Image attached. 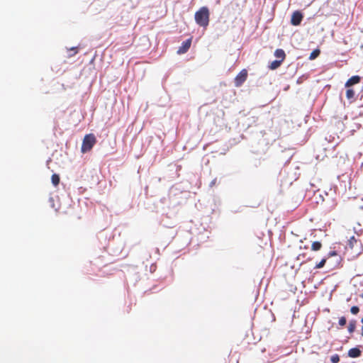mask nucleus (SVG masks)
<instances>
[{
  "label": "nucleus",
  "mask_w": 363,
  "mask_h": 363,
  "mask_svg": "<svg viewBox=\"0 0 363 363\" xmlns=\"http://www.w3.org/2000/svg\"><path fill=\"white\" fill-rule=\"evenodd\" d=\"M326 258H323L319 263H318L315 267V269H320L322 267H323V266L325 265V262H326Z\"/></svg>",
  "instance_id": "dca6fc26"
},
{
  "label": "nucleus",
  "mask_w": 363,
  "mask_h": 363,
  "mask_svg": "<svg viewBox=\"0 0 363 363\" xmlns=\"http://www.w3.org/2000/svg\"><path fill=\"white\" fill-rule=\"evenodd\" d=\"M356 323H357V321L355 320H352L350 321L349 325H348V332L350 333H352L355 330Z\"/></svg>",
  "instance_id": "9d476101"
},
{
  "label": "nucleus",
  "mask_w": 363,
  "mask_h": 363,
  "mask_svg": "<svg viewBox=\"0 0 363 363\" xmlns=\"http://www.w3.org/2000/svg\"><path fill=\"white\" fill-rule=\"evenodd\" d=\"M274 56L279 59V60H281L282 62L285 59L286 54L282 49H277L274 52Z\"/></svg>",
  "instance_id": "6e6552de"
},
{
  "label": "nucleus",
  "mask_w": 363,
  "mask_h": 363,
  "mask_svg": "<svg viewBox=\"0 0 363 363\" xmlns=\"http://www.w3.org/2000/svg\"><path fill=\"white\" fill-rule=\"evenodd\" d=\"M362 351L358 347H353L348 351V356L351 358H357L361 356Z\"/></svg>",
  "instance_id": "423d86ee"
},
{
  "label": "nucleus",
  "mask_w": 363,
  "mask_h": 363,
  "mask_svg": "<svg viewBox=\"0 0 363 363\" xmlns=\"http://www.w3.org/2000/svg\"><path fill=\"white\" fill-rule=\"evenodd\" d=\"M247 72L246 69H242L235 78L234 82L237 87L240 86L247 79Z\"/></svg>",
  "instance_id": "7ed1b4c3"
},
{
  "label": "nucleus",
  "mask_w": 363,
  "mask_h": 363,
  "mask_svg": "<svg viewBox=\"0 0 363 363\" xmlns=\"http://www.w3.org/2000/svg\"><path fill=\"white\" fill-rule=\"evenodd\" d=\"M354 91L352 89H348L346 91V96L348 99H353L354 98Z\"/></svg>",
  "instance_id": "ddd939ff"
},
{
  "label": "nucleus",
  "mask_w": 363,
  "mask_h": 363,
  "mask_svg": "<svg viewBox=\"0 0 363 363\" xmlns=\"http://www.w3.org/2000/svg\"><path fill=\"white\" fill-rule=\"evenodd\" d=\"M282 61L281 60H274L269 65V68L270 69H277L281 64Z\"/></svg>",
  "instance_id": "1a4fd4ad"
},
{
  "label": "nucleus",
  "mask_w": 363,
  "mask_h": 363,
  "mask_svg": "<svg viewBox=\"0 0 363 363\" xmlns=\"http://www.w3.org/2000/svg\"><path fill=\"white\" fill-rule=\"evenodd\" d=\"M338 323L340 326L345 325L346 323H347V320H346L345 317L342 316V317L340 318Z\"/></svg>",
  "instance_id": "a211bd4d"
},
{
  "label": "nucleus",
  "mask_w": 363,
  "mask_h": 363,
  "mask_svg": "<svg viewBox=\"0 0 363 363\" xmlns=\"http://www.w3.org/2000/svg\"><path fill=\"white\" fill-rule=\"evenodd\" d=\"M320 51L319 49L314 50L309 56V60H313L319 56Z\"/></svg>",
  "instance_id": "f8f14e48"
},
{
  "label": "nucleus",
  "mask_w": 363,
  "mask_h": 363,
  "mask_svg": "<svg viewBox=\"0 0 363 363\" xmlns=\"http://www.w3.org/2000/svg\"><path fill=\"white\" fill-rule=\"evenodd\" d=\"M359 308L357 306H352L351 308H350V312L354 314V315H356L359 313Z\"/></svg>",
  "instance_id": "f3484780"
},
{
  "label": "nucleus",
  "mask_w": 363,
  "mask_h": 363,
  "mask_svg": "<svg viewBox=\"0 0 363 363\" xmlns=\"http://www.w3.org/2000/svg\"><path fill=\"white\" fill-rule=\"evenodd\" d=\"M96 139L94 134L91 133L86 135L82 141V145L81 147L82 152L85 153L90 151L94 147V145L96 144Z\"/></svg>",
  "instance_id": "f03ea898"
},
{
  "label": "nucleus",
  "mask_w": 363,
  "mask_h": 363,
  "mask_svg": "<svg viewBox=\"0 0 363 363\" xmlns=\"http://www.w3.org/2000/svg\"><path fill=\"white\" fill-rule=\"evenodd\" d=\"M360 82V77L355 75L350 78L345 83L346 87H350L354 84H358Z\"/></svg>",
  "instance_id": "0eeeda50"
},
{
  "label": "nucleus",
  "mask_w": 363,
  "mask_h": 363,
  "mask_svg": "<svg viewBox=\"0 0 363 363\" xmlns=\"http://www.w3.org/2000/svg\"><path fill=\"white\" fill-rule=\"evenodd\" d=\"M303 16L299 11H296L293 13L291 18V23L293 26H299L302 21Z\"/></svg>",
  "instance_id": "20e7f679"
},
{
  "label": "nucleus",
  "mask_w": 363,
  "mask_h": 363,
  "mask_svg": "<svg viewBox=\"0 0 363 363\" xmlns=\"http://www.w3.org/2000/svg\"><path fill=\"white\" fill-rule=\"evenodd\" d=\"M52 183L55 186H57L60 183V177L57 174H53L51 177Z\"/></svg>",
  "instance_id": "9b49d317"
},
{
  "label": "nucleus",
  "mask_w": 363,
  "mask_h": 363,
  "mask_svg": "<svg viewBox=\"0 0 363 363\" xmlns=\"http://www.w3.org/2000/svg\"><path fill=\"white\" fill-rule=\"evenodd\" d=\"M354 242H357V240L354 238V237H352L351 239L350 240V244L352 245V243Z\"/></svg>",
  "instance_id": "aec40b11"
},
{
  "label": "nucleus",
  "mask_w": 363,
  "mask_h": 363,
  "mask_svg": "<svg viewBox=\"0 0 363 363\" xmlns=\"http://www.w3.org/2000/svg\"><path fill=\"white\" fill-rule=\"evenodd\" d=\"M191 45V38H189L186 40L184 41L182 45L177 50V54L182 55L186 53L189 49L190 48Z\"/></svg>",
  "instance_id": "39448f33"
},
{
  "label": "nucleus",
  "mask_w": 363,
  "mask_h": 363,
  "mask_svg": "<svg viewBox=\"0 0 363 363\" xmlns=\"http://www.w3.org/2000/svg\"><path fill=\"white\" fill-rule=\"evenodd\" d=\"M362 297L363 298V293H362Z\"/></svg>",
  "instance_id": "b1692460"
},
{
  "label": "nucleus",
  "mask_w": 363,
  "mask_h": 363,
  "mask_svg": "<svg viewBox=\"0 0 363 363\" xmlns=\"http://www.w3.org/2000/svg\"><path fill=\"white\" fill-rule=\"evenodd\" d=\"M71 50L74 51V54L73 55H74V54H76L77 52V48H72L71 49Z\"/></svg>",
  "instance_id": "412c9836"
},
{
  "label": "nucleus",
  "mask_w": 363,
  "mask_h": 363,
  "mask_svg": "<svg viewBox=\"0 0 363 363\" xmlns=\"http://www.w3.org/2000/svg\"><path fill=\"white\" fill-rule=\"evenodd\" d=\"M330 361L332 363H338L340 362V357L338 354H335L330 357Z\"/></svg>",
  "instance_id": "2eb2a0df"
},
{
  "label": "nucleus",
  "mask_w": 363,
  "mask_h": 363,
  "mask_svg": "<svg viewBox=\"0 0 363 363\" xmlns=\"http://www.w3.org/2000/svg\"><path fill=\"white\" fill-rule=\"evenodd\" d=\"M209 9L206 6H203L195 13L194 18L199 26L206 28L209 23Z\"/></svg>",
  "instance_id": "f257e3e1"
},
{
  "label": "nucleus",
  "mask_w": 363,
  "mask_h": 363,
  "mask_svg": "<svg viewBox=\"0 0 363 363\" xmlns=\"http://www.w3.org/2000/svg\"><path fill=\"white\" fill-rule=\"evenodd\" d=\"M337 253L335 251H331L328 253V257L337 256Z\"/></svg>",
  "instance_id": "6ab92c4d"
},
{
  "label": "nucleus",
  "mask_w": 363,
  "mask_h": 363,
  "mask_svg": "<svg viewBox=\"0 0 363 363\" xmlns=\"http://www.w3.org/2000/svg\"><path fill=\"white\" fill-rule=\"evenodd\" d=\"M362 335L363 336V325H362Z\"/></svg>",
  "instance_id": "5701e85b"
},
{
  "label": "nucleus",
  "mask_w": 363,
  "mask_h": 363,
  "mask_svg": "<svg viewBox=\"0 0 363 363\" xmlns=\"http://www.w3.org/2000/svg\"><path fill=\"white\" fill-rule=\"evenodd\" d=\"M322 247V245L318 241H315L312 243L311 249L314 251L319 250Z\"/></svg>",
  "instance_id": "4468645a"
},
{
  "label": "nucleus",
  "mask_w": 363,
  "mask_h": 363,
  "mask_svg": "<svg viewBox=\"0 0 363 363\" xmlns=\"http://www.w3.org/2000/svg\"><path fill=\"white\" fill-rule=\"evenodd\" d=\"M216 179L213 180V181H212V182H211V185L215 184H216Z\"/></svg>",
  "instance_id": "4be33fe9"
}]
</instances>
